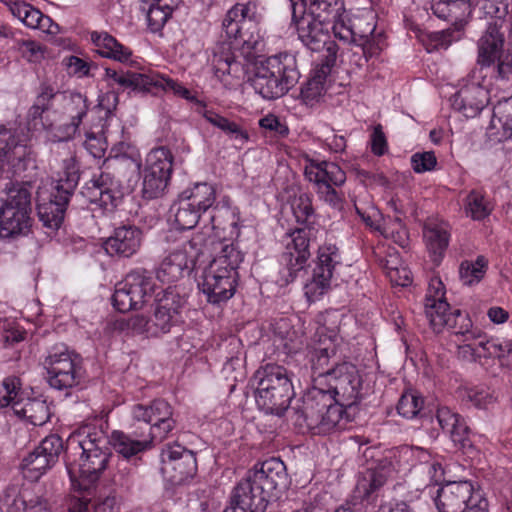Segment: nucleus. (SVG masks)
I'll list each match as a JSON object with an SVG mask.
<instances>
[{"mask_svg":"<svg viewBox=\"0 0 512 512\" xmlns=\"http://www.w3.org/2000/svg\"><path fill=\"white\" fill-rule=\"evenodd\" d=\"M330 379L323 386L324 392L344 410L359 402L363 396V380L358 369L351 363L338 364L329 373Z\"/></svg>","mask_w":512,"mask_h":512,"instance_id":"4468645a","label":"nucleus"},{"mask_svg":"<svg viewBox=\"0 0 512 512\" xmlns=\"http://www.w3.org/2000/svg\"><path fill=\"white\" fill-rule=\"evenodd\" d=\"M301 2L302 0H291V7L293 8L294 3ZM303 2L306 3V7L302 11L321 21L330 22L332 26L346 14L342 0H303Z\"/></svg>","mask_w":512,"mask_h":512,"instance_id":"473e14b6","label":"nucleus"},{"mask_svg":"<svg viewBox=\"0 0 512 512\" xmlns=\"http://www.w3.org/2000/svg\"><path fill=\"white\" fill-rule=\"evenodd\" d=\"M424 312L434 332H441L445 328L453 330L465 315L460 309L451 310L448 302H428L424 305Z\"/></svg>","mask_w":512,"mask_h":512,"instance_id":"c756f323","label":"nucleus"},{"mask_svg":"<svg viewBox=\"0 0 512 512\" xmlns=\"http://www.w3.org/2000/svg\"><path fill=\"white\" fill-rule=\"evenodd\" d=\"M186 300L176 288L169 287L156 294L150 318L136 314L122 323V328L134 334L158 337L169 333L181 320V309Z\"/></svg>","mask_w":512,"mask_h":512,"instance_id":"20e7f679","label":"nucleus"},{"mask_svg":"<svg viewBox=\"0 0 512 512\" xmlns=\"http://www.w3.org/2000/svg\"><path fill=\"white\" fill-rule=\"evenodd\" d=\"M108 440L114 450L126 459L150 449L154 442L152 436L143 428H136L132 434L115 430L108 437Z\"/></svg>","mask_w":512,"mask_h":512,"instance_id":"a878e982","label":"nucleus"},{"mask_svg":"<svg viewBox=\"0 0 512 512\" xmlns=\"http://www.w3.org/2000/svg\"><path fill=\"white\" fill-rule=\"evenodd\" d=\"M55 95L56 92L53 87L46 84H42L40 86V90L36 97V100L29 110V115L33 119L41 117L42 114L50 108L51 102Z\"/></svg>","mask_w":512,"mask_h":512,"instance_id":"0e129e2a","label":"nucleus"},{"mask_svg":"<svg viewBox=\"0 0 512 512\" xmlns=\"http://www.w3.org/2000/svg\"><path fill=\"white\" fill-rule=\"evenodd\" d=\"M305 7L306 3L303 1L293 4L292 19L296 25L298 38L311 51L319 52L325 49V62L335 63L338 46L330 41L329 31L332 30V23L306 14V11H302Z\"/></svg>","mask_w":512,"mask_h":512,"instance_id":"9d476101","label":"nucleus"},{"mask_svg":"<svg viewBox=\"0 0 512 512\" xmlns=\"http://www.w3.org/2000/svg\"><path fill=\"white\" fill-rule=\"evenodd\" d=\"M197 469L194 453H185L184 457L172 462L170 467H162L161 470L172 483H181L192 477Z\"/></svg>","mask_w":512,"mask_h":512,"instance_id":"a18cd8bd","label":"nucleus"},{"mask_svg":"<svg viewBox=\"0 0 512 512\" xmlns=\"http://www.w3.org/2000/svg\"><path fill=\"white\" fill-rule=\"evenodd\" d=\"M29 140L25 128L0 124V172L6 166L15 173L25 170V163L31 157Z\"/></svg>","mask_w":512,"mask_h":512,"instance_id":"f3484780","label":"nucleus"},{"mask_svg":"<svg viewBox=\"0 0 512 512\" xmlns=\"http://www.w3.org/2000/svg\"><path fill=\"white\" fill-rule=\"evenodd\" d=\"M335 355V348L330 342L326 346L315 348L311 356V368L317 375L314 386L323 387L330 379L329 373L335 367L330 366V359Z\"/></svg>","mask_w":512,"mask_h":512,"instance_id":"a19ab883","label":"nucleus"},{"mask_svg":"<svg viewBox=\"0 0 512 512\" xmlns=\"http://www.w3.org/2000/svg\"><path fill=\"white\" fill-rule=\"evenodd\" d=\"M81 193L87 201L106 210H113L123 198L120 180L109 171H101L98 176H94L85 184Z\"/></svg>","mask_w":512,"mask_h":512,"instance_id":"aec40b11","label":"nucleus"},{"mask_svg":"<svg viewBox=\"0 0 512 512\" xmlns=\"http://www.w3.org/2000/svg\"><path fill=\"white\" fill-rule=\"evenodd\" d=\"M171 213L174 216V222L177 228L181 230L194 228L201 216V213L181 196L178 202L171 207Z\"/></svg>","mask_w":512,"mask_h":512,"instance_id":"09e8293b","label":"nucleus"},{"mask_svg":"<svg viewBox=\"0 0 512 512\" xmlns=\"http://www.w3.org/2000/svg\"><path fill=\"white\" fill-rule=\"evenodd\" d=\"M227 37L234 39L235 47L241 49V53L250 58L253 52L258 50L261 44L262 36L260 34L259 23L254 25H240L231 24L230 27L223 28Z\"/></svg>","mask_w":512,"mask_h":512,"instance_id":"7c9ffc66","label":"nucleus"},{"mask_svg":"<svg viewBox=\"0 0 512 512\" xmlns=\"http://www.w3.org/2000/svg\"><path fill=\"white\" fill-rule=\"evenodd\" d=\"M144 167L158 174L162 173L171 176L173 170L172 152L164 146L152 149L146 156Z\"/></svg>","mask_w":512,"mask_h":512,"instance_id":"3c124183","label":"nucleus"},{"mask_svg":"<svg viewBox=\"0 0 512 512\" xmlns=\"http://www.w3.org/2000/svg\"><path fill=\"white\" fill-rule=\"evenodd\" d=\"M292 211L298 223L304 224L314 215L312 200L308 194H301L292 203Z\"/></svg>","mask_w":512,"mask_h":512,"instance_id":"69168bd1","label":"nucleus"},{"mask_svg":"<svg viewBox=\"0 0 512 512\" xmlns=\"http://www.w3.org/2000/svg\"><path fill=\"white\" fill-rule=\"evenodd\" d=\"M146 19L151 32L156 33L163 29L174 9L177 6H170L167 3H147Z\"/></svg>","mask_w":512,"mask_h":512,"instance_id":"864d4df0","label":"nucleus"},{"mask_svg":"<svg viewBox=\"0 0 512 512\" xmlns=\"http://www.w3.org/2000/svg\"><path fill=\"white\" fill-rule=\"evenodd\" d=\"M305 178L314 185L319 200L334 209L342 207V196L336 188L346 181V173L342 168L330 161L317 159L307 153L300 160Z\"/></svg>","mask_w":512,"mask_h":512,"instance_id":"1a4fd4ad","label":"nucleus"},{"mask_svg":"<svg viewBox=\"0 0 512 512\" xmlns=\"http://www.w3.org/2000/svg\"><path fill=\"white\" fill-rule=\"evenodd\" d=\"M70 196L56 190L48 202L38 204V216L45 227L57 230L61 226Z\"/></svg>","mask_w":512,"mask_h":512,"instance_id":"2f4dec72","label":"nucleus"},{"mask_svg":"<svg viewBox=\"0 0 512 512\" xmlns=\"http://www.w3.org/2000/svg\"><path fill=\"white\" fill-rule=\"evenodd\" d=\"M102 79L111 88L118 86L121 89L148 92L151 90V72H136L130 69L116 70L105 68Z\"/></svg>","mask_w":512,"mask_h":512,"instance_id":"cd10ccee","label":"nucleus"},{"mask_svg":"<svg viewBox=\"0 0 512 512\" xmlns=\"http://www.w3.org/2000/svg\"><path fill=\"white\" fill-rule=\"evenodd\" d=\"M64 111L70 122L64 125V133L57 136L59 141L68 140L77 132L88 111L86 97L80 93H71L66 99Z\"/></svg>","mask_w":512,"mask_h":512,"instance_id":"72a5a7b5","label":"nucleus"},{"mask_svg":"<svg viewBox=\"0 0 512 512\" xmlns=\"http://www.w3.org/2000/svg\"><path fill=\"white\" fill-rule=\"evenodd\" d=\"M254 379L257 382L256 403L267 414L282 416L294 397V388L287 369L267 364L259 368Z\"/></svg>","mask_w":512,"mask_h":512,"instance_id":"39448f33","label":"nucleus"},{"mask_svg":"<svg viewBox=\"0 0 512 512\" xmlns=\"http://www.w3.org/2000/svg\"><path fill=\"white\" fill-rule=\"evenodd\" d=\"M79 168L75 157L69 154L62 160L61 169L58 172L56 190L72 195L79 181Z\"/></svg>","mask_w":512,"mask_h":512,"instance_id":"c03bdc74","label":"nucleus"},{"mask_svg":"<svg viewBox=\"0 0 512 512\" xmlns=\"http://www.w3.org/2000/svg\"><path fill=\"white\" fill-rule=\"evenodd\" d=\"M342 267V255L335 244L324 243L319 246L312 277L304 286L307 299L314 302L327 293Z\"/></svg>","mask_w":512,"mask_h":512,"instance_id":"ddd939ff","label":"nucleus"},{"mask_svg":"<svg viewBox=\"0 0 512 512\" xmlns=\"http://www.w3.org/2000/svg\"><path fill=\"white\" fill-rule=\"evenodd\" d=\"M417 452L421 462L414 466V470L415 472L427 474L429 484H427L425 488H429V493L433 495L434 492L432 489L434 487H432V484H437L444 479V470L439 462L429 459L430 455L426 451L418 449Z\"/></svg>","mask_w":512,"mask_h":512,"instance_id":"603ef678","label":"nucleus"},{"mask_svg":"<svg viewBox=\"0 0 512 512\" xmlns=\"http://www.w3.org/2000/svg\"><path fill=\"white\" fill-rule=\"evenodd\" d=\"M171 176L167 174L157 173L146 167L143 169L142 193L146 199H155L161 196Z\"/></svg>","mask_w":512,"mask_h":512,"instance_id":"8fccbe9b","label":"nucleus"},{"mask_svg":"<svg viewBox=\"0 0 512 512\" xmlns=\"http://www.w3.org/2000/svg\"><path fill=\"white\" fill-rule=\"evenodd\" d=\"M63 451L62 439L51 434L45 437L40 444L22 459L21 470L25 478L36 481L53 467L59 460Z\"/></svg>","mask_w":512,"mask_h":512,"instance_id":"6ab92c4d","label":"nucleus"},{"mask_svg":"<svg viewBox=\"0 0 512 512\" xmlns=\"http://www.w3.org/2000/svg\"><path fill=\"white\" fill-rule=\"evenodd\" d=\"M464 210L472 220L481 221L491 214L493 205L481 191L472 190L465 198Z\"/></svg>","mask_w":512,"mask_h":512,"instance_id":"49530a36","label":"nucleus"},{"mask_svg":"<svg viewBox=\"0 0 512 512\" xmlns=\"http://www.w3.org/2000/svg\"><path fill=\"white\" fill-rule=\"evenodd\" d=\"M375 31V24L365 19H356L354 22L345 14L332 26V32L338 40L344 44L354 43L363 48V52L376 53L373 48L372 36Z\"/></svg>","mask_w":512,"mask_h":512,"instance_id":"5701e85b","label":"nucleus"},{"mask_svg":"<svg viewBox=\"0 0 512 512\" xmlns=\"http://www.w3.org/2000/svg\"><path fill=\"white\" fill-rule=\"evenodd\" d=\"M20 386L21 382L18 377L12 376L3 380L0 387V408L11 406L13 409L14 403L23 398Z\"/></svg>","mask_w":512,"mask_h":512,"instance_id":"052dcab7","label":"nucleus"},{"mask_svg":"<svg viewBox=\"0 0 512 512\" xmlns=\"http://www.w3.org/2000/svg\"><path fill=\"white\" fill-rule=\"evenodd\" d=\"M180 196L201 214L211 208L216 201L215 188L208 183H196L184 190Z\"/></svg>","mask_w":512,"mask_h":512,"instance_id":"79ce46f5","label":"nucleus"},{"mask_svg":"<svg viewBox=\"0 0 512 512\" xmlns=\"http://www.w3.org/2000/svg\"><path fill=\"white\" fill-rule=\"evenodd\" d=\"M5 197L0 198V238L13 239L26 235L32 225L31 191L26 183L6 184Z\"/></svg>","mask_w":512,"mask_h":512,"instance_id":"423d86ee","label":"nucleus"},{"mask_svg":"<svg viewBox=\"0 0 512 512\" xmlns=\"http://www.w3.org/2000/svg\"><path fill=\"white\" fill-rule=\"evenodd\" d=\"M497 15L491 22H489L486 30L483 32L477 42V65L479 69L491 67L497 64L504 54V34L501 32L503 25V15Z\"/></svg>","mask_w":512,"mask_h":512,"instance_id":"4be33fe9","label":"nucleus"},{"mask_svg":"<svg viewBox=\"0 0 512 512\" xmlns=\"http://www.w3.org/2000/svg\"><path fill=\"white\" fill-rule=\"evenodd\" d=\"M197 241L193 238L170 252L160 263L156 276L163 283H173L188 274L191 264L199 250L196 249Z\"/></svg>","mask_w":512,"mask_h":512,"instance_id":"412c9836","label":"nucleus"},{"mask_svg":"<svg viewBox=\"0 0 512 512\" xmlns=\"http://www.w3.org/2000/svg\"><path fill=\"white\" fill-rule=\"evenodd\" d=\"M216 254L203 270L199 287L213 304L229 300L236 291L237 269L243 254L233 243L219 241L214 248Z\"/></svg>","mask_w":512,"mask_h":512,"instance_id":"f03ea898","label":"nucleus"},{"mask_svg":"<svg viewBox=\"0 0 512 512\" xmlns=\"http://www.w3.org/2000/svg\"><path fill=\"white\" fill-rule=\"evenodd\" d=\"M49 385L57 390H67L80 383L81 368L77 355L64 344L53 346L44 361Z\"/></svg>","mask_w":512,"mask_h":512,"instance_id":"2eb2a0df","label":"nucleus"},{"mask_svg":"<svg viewBox=\"0 0 512 512\" xmlns=\"http://www.w3.org/2000/svg\"><path fill=\"white\" fill-rule=\"evenodd\" d=\"M497 394L490 388H474L468 392V399L478 408H488L497 401Z\"/></svg>","mask_w":512,"mask_h":512,"instance_id":"338daca9","label":"nucleus"},{"mask_svg":"<svg viewBox=\"0 0 512 512\" xmlns=\"http://www.w3.org/2000/svg\"><path fill=\"white\" fill-rule=\"evenodd\" d=\"M90 38L97 52L103 57L125 63L129 61L132 55V51L128 47L119 43L107 32L93 31L90 34Z\"/></svg>","mask_w":512,"mask_h":512,"instance_id":"c9c22d12","label":"nucleus"},{"mask_svg":"<svg viewBox=\"0 0 512 512\" xmlns=\"http://www.w3.org/2000/svg\"><path fill=\"white\" fill-rule=\"evenodd\" d=\"M142 231L136 226H121L104 242L105 251L111 256L130 258L135 255L142 244Z\"/></svg>","mask_w":512,"mask_h":512,"instance_id":"b1692460","label":"nucleus"},{"mask_svg":"<svg viewBox=\"0 0 512 512\" xmlns=\"http://www.w3.org/2000/svg\"><path fill=\"white\" fill-rule=\"evenodd\" d=\"M156 283L151 272L138 268L118 282L112 296L113 306L120 312L140 309L152 297Z\"/></svg>","mask_w":512,"mask_h":512,"instance_id":"f8f14e48","label":"nucleus"},{"mask_svg":"<svg viewBox=\"0 0 512 512\" xmlns=\"http://www.w3.org/2000/svg\"><path fill=\"white\" fill-rule=\"evenodd\" d=\"M332 65L334 63L325 62L320 67L315 68L310 78L301 87L300 97L305 105L314 106L323 97L326 91V78Z\"/></svg>","mask_w":512,"mask_h":512,"instance_id":"f704fd0d","label":"nucleus"},{"mask_svg":"<svg viewBox=\"0 0 512 512\" xmlns=\"http://www.w3.org/2000/svg\"><path fill=\"white\" fill-rule=\"evenodd\" d=\"M483 357H494L498 359L502 369L512 370V343L508 340L500 341L491 339L486 344V351Z\"/></svg>","mask_w":512,"mask_h":512,"instance_id":"4d7b16f0","label":"nucleus"},{"mask_svg":"<svg viewBox=\"0 0 512 512\" xmlns=\"http://www.w3.org/2000/svg\"><path fill=\"white\" fill-rule=\"evenodd\" d=\"M151 88H161L164 91H171L175 96L181 97L187 101L193 102L199 106L198 109L204 105L202 101L198 100L192 92L184 87L180 82L168 76L151 72Z\"/></svg>","mask_w":512,"mask_h":512,"instance_id":"de8ad7c7","label":"nucleus"},{"mask_svg":"<svg viewBox=\"0 0 512 512\" xmlns=\"http://www.w3.org/2000/svg\"><path fill=\"white\" fill-rule=\"evenodd\" d=\"M452 337L462 343L471 344L476 348L486 351V344L490 342L486 335L477 327H474L468 314L460 316L459 323L452 330Z\"/></svg>","mask_w":512,"mask_h":512,"instance_id":"ea45409f","label":"nucleus"},{"mask_svg":"<svg viewBox=\"0 0 512 512\" xmlns=\"http://www.w3.org/2000/svg\"><path fill=\"white\" fill-rule=\"evenodd\" d=\"M424 401L414 392L404 393L398 401V413L407 419H412L418 415L423 408Z\"/></svg>","mask_w":512,"mask_h":512,"instance_id":"e2e57ef3","label":"nucleus"},{"mask_svg":"<svg viewBox=\"0 0 512 512\" xmlns=\"http://www.w3.org/2000/svg\"><path fill=\"white\" fill-rule=\"evenodd\" d=\"M260 503L237 485L234 488L230 505L224 512H264L266 508Z\"/></svg>","mask_w":512,"mask_h":512,"instance_id":"6e6d98bb","label":"nucleus"},{"mask_svg":"<svg viewBox=\"0 0 512 512\" xmlns=\"http://www.w3.org/2000/svg\"><path fill=\"white\" fill-rule=\"evenodd\" d=\"M67 447L79 454L76 464L66 463L71 481L77 476L94 483L107 469L111 456L108 437L94 426H83L70 434Z\"/></svg>","mask_w":512,"mask_h":512,"instance_id":"f257e3e1","label":"nucleus"},{"mask_svg":"<svg viewBox=\"0 0 512 512\" xmlns=\"http://www.w3.org/2000/svg\"><path fill=\"white\" fill-rule=\"evenodd\" d=\"M296 59L289 53H279L255 64L251 85L266 100L285 95L299 80Z\"/></svg>","mask_w":512,"mask_h":512,"instance_id":"7ed1b4c3","label":"nucleus"},{"mask_svg":"<svg viewBox=\"0 0 512 512\" xmlns=\"http://www.w3.org/2000/svg\"><path fill=\"white\" fill-rule=\"evenodd\" d=\"M10 13L26 27L39 29L47 34H56L59 26L39 9L21 0H2Z\"/></svg>","mask_w":512,"mask_h":512,"instance_id":"393cba45","label":"nucleus"},{"mask_svg":"<svg viewBox=\"0 0 512 512\" xmlns=\"http://www.w3.org/2000/svg\"><path fill=\"white\" fill-rule=\"evenodd\" d=\"M431 10L438 18L450 21L454 31L459 32L471 14V5L469 0H432Z\"/></svg>","mask_w":512,"mask_h":512,"instance_id":"c85d7f7f","label":"nucleus"},{"mask_svg":"<svg viewBox=\"0 0 512 512\" xmlns=\"http://www.w3.org/2000/svg\"><path fill=\"white\" fill-rule=\"evenodd\" d=\"M484 76L481 69H473L465 83L451 97V106L453 109L466 118H475L489 104V90L483 83Z\"/></svg>","mask_w":512,"mask_h":512,"instance_id":"a211bd4d","label":"nucleus"},{"mask_svg":"<svg viewBox=\"0 0 512 512\" xmlns=\"http://www.w3.org/2000/svg\"><path fill=\"white\" fill-rule=\"evenodd\" d=\"M197 111L206 119L207 122L222 130L231 139L237 140L242 144L248 141V133L236 122L230 121L229 119L219 115L213 110L206 109L205 105H203L201 109H198Z\"/></svg>","mask_w":512,"mask_h":512,"instance_id":"37998d69","label":"nucleus"},{"mask_svg":"<svg viewBox=\"0 0 512 512\" xmlns=\"http://www.w3.org/2000/svg\"><path fill=\"white\" fill-rule=\"evenodd\" d=\"M14 414L35 426L44 425L50 418V410L46 401L41 399L22 398L13 405Z\"/></svg>","mask_w":512,"mask_h":512,"instance_id":"4c0bfd02","label":"nucleus"},{"mask_svg":"<svg viewBox=\"0 0 512 512\" xmlns=\"http://www.w3.org/2000/svg\"><path fill=\"white\" fill-rule=\"evenodd\" d=\"M130 414L135 422H143L144 430L154 441H162L175 428L173 411L170 404L163 399H156L149 405L134 404Z\"/></svg>","mask_w":512,"mask_h":512,"instance_id":"dca6fc26","label":"nucleus"},{"mask_svg":"<svg viewBox=\"0 0 512 512\" xmlns=\"http://www.w3.org/2000/svg\"><path fill=\"white\" fill-rule=\"evenodd\" d=\"M436 420L455 447L464 449L471 446L470 428L460 414L448 407H440L436 412Z\"/></svg>","mask_w":512,"mask_h":512,"instance_id":"bb28decb","label":"nucleus"},{"mask_svg":"<svg viewBox=\"0 0 512 512\" xmlns=\"http://www.w3.org/2000/svg\"><path fill=\"white\" fill-rule=\"evenodd\" d=\"M423 236L428 250L440 258L449 244V226L446 222L429 221L424 226Z\"/></svg>","mask_w":512,"mask_h":512,"instance_id":"58836bf2","label":"nucleus"},{"mask_svg":"<svg viewBox=\"0 0 512 512\" xmlns=\"http://www.w3.org/2000/svg\"><path fill=\"white\" fill-rule=\"evenodd\" d=\"M301 417L313 435H327L345 424V410L333 402L323 387L313 386L303 397Z\"/></svg>","mask_w":512,"mask_h":512,"instance_id":"6e6552de","label":"nucleus"},{"mask_svg":"<svg viewBox=\"0 0 512 512\" xmlns=\"http://www.w3.org/2000/svg\"><path fill=\"white\" fill-rule=\"evenodd\" d=\"M284 252L310 258L308 232L305 229H296L290 233Z\"/></svg>","mask_w":512,"mask_h":512,"instance_id":"680f3d73","label":"nucleus"},{"mask_svg":"<svg viewBox=\"0 0 512 512\" xmlns=\"http://www.w3.org/2000/svg\"><path fill=\"white\" fill-rule=\"evenodd\" d=\"M258 0H238L237 3L228 10L223 20V28L230 27L231 24L254 25L260 23L261 14L258 9Z\"/></svg>","mask_w":512,"mask_h":512,"instance_id":"e433bc0d","label":"nucleus"},{"mask_svg":"<svg viewBox=\"0 0 512 512\" xmlns=\"http://www.w3.org/2000/svg\"><path fill=\"white\" fill-rule=\"evenodd\" d=\"M237 485L267 508L268 503L277 500L289 485L286 466L274 457L259 462Z\"/></svg>","mask_w":512,"mask_h":512,"instance_id":"0eeeda50","label":"nucleus"},{"mask_svg":"<svg viewBox=\"0 0 512 512\" xmlns=\"http://www.w3.org/2000/svg\"><path fill=\"white\" fill-rule=\"evenodd\" d=\"M437 164V159L432 151L417 152L411 156V165L416 173L432 171Z\"/></svg>","mask_w":512,"mask_h":512,"instance_id":"774afa93","label":"nucleus"},{"mask_svg":"<svg viewBox=\"0 0 512 512\" xmlns=\"http://www.w3.org/2000/svg\"><path fill=\"white\" fill-rule=\"evenodd\" d=\"M387 481L384 469L369 471L357 483V491L363 498H369L374 492L380 489Z\"/></svg>","mask_w":512,"mask_h":512,"instance_id":"bf43d9fd","label":"nucleus"},{"mask_svg":"<svg viewBox=\"0 0 512 512\" xmlns=\"http://www.w3.org/2000/svg\"><path fill=\"white\" fill-rule=\"evenodd\" d=\"M308 257H304L301 255H294L292 252H283L280 263V276L281 280L285 284H289L293 282L298 273L304 270L307 265Z\"/></svg>","mask_w":512,"mask_h":512,"instance_id":"5fc2aeb1","label":"nucleus"},{"mask_svg":"<svg viewBox=\"0 0 512 512\" xmlns=\"http://www.w3.org/2000/svg\"><path fill=\"white\" fill-rule=\"evenodd\" d=\"M438 512H488V502L471 482L451 481L432 495Z\"/></svg>","mask_w":512,"mask_h":512,"instance_id":"9b49d317","label":"nucleus"},{"mask_svg":"<svg viewBox=\"0 0 512 512\" xmlns=\"http://www.w3.org/2000/svg\"><path fill=\"white\" fill-rule=\"evenodd\" d=\"M487 267V260L478 256L474 262L464 261L459 268V276L464 285L478 283L484 276Z\"/></svg>","mask_w":512,"mask_h":512,"instance_id":"13d9d810","label":"nucleus"}]
</instances>
